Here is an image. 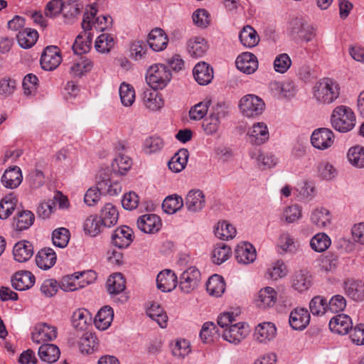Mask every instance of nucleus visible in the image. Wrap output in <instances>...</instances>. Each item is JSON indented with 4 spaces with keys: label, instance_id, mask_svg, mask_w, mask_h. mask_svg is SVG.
Listing matches in <instances>:
<instances>
[{
    "label": "nucleus",
    "instance_id": "f257e3e1",
    "mask_svg": "<svg viewBox=\"0 0 364 364\" xmlns=\"http://www.w3.org/2000/svg\"><path fill=\"white\" fill-rule=\"evenodd\" d=\"M330 121L331 126L336 131L341 133H346L355 127L356 117L350 107L346 105H338L333 109Z\"/></svg>",
    "mask_w": 364,
    "mask_h": 364
},
{
    "label": "nucleus",
    "instance_id": "f03ea898",
    "mask_svg": "<svg viewBox=\"0 0 364 364\" xmlns=\"http://www.w3.org/2000/svg\"><path fill=\"white\" fill-rule=\"evenodd\" d=\"M97 12V9L93 6H91L90 8V11H87L84 13L81 23L84 33H80L77 36L72 46L75 54L82 55L87 53L90 50L92 36L90 33L87 34L86 31H90L92 28V19L95 17Z\"/></svg>",
    "mask_w": 364,
    "mask_h": 364
},
{
    "label": "nucleus",
    "instance_id": "7ed1b4c3",
    "mask_svg": "<svg viewBox=\"0 0 364 364\" xmlns=\"http://www.w3.org/2000/svg\"><path fill=\"white\" fill-rule=\"evenodd\" d=\"M171 80V73L167 66L155 64L149 67L146 74L147 84L153 90H162Z\"/></svg>",
    "mask_w": 364,
    "mask_h": 364
},
{
    "label": "nucleus",
    "instance_id": "20e7f679",
    "mask_svg": "<svg viewBox=\"0 0 364 364\" xmlns=\"http://www.w3.org/2000/svg\"><path fill=\"white\" fill-rule=\"evenodd\" d=\"M68 277L70 282L64 279L62 282L61 289L65 291H72L94 282L97 279V274L94 271H87L75 272Z\"/></svg>",
    "mask_w": 364,
    "mask_h": 364
},
{
    "label": "nucleus",
    "instance_id": "39448f33",
    "mask_svg": "<svg viewBox=\"0 0 364 364\" xmlns=\"http://www.w3.org/2000/svg\"><path fill=\"white\" fill-rule=\"evenodd\" d=\"M289 33L294 39L311 41L316 36V30L301 18H294L289 23Z\"/></svg>",
    "mask_w": 364,
    "mask_h": 364
},
{
    "label": "nucleus",
    "instance_id": "423d86ee",
    "mask_svg": "<svg viewBox=\"0 0 364 364\" xmlns=\"http://www.w3.org/2000/svg\"><path fill=\"white\" fill-rule=\"evenodd\" d=\"M239 107L245 116L255 117L263 112L265 105L259 97L255 95H247L240 100Z\"/></svg>",
    "mask_w": 364,
    "mask_h": 364
},
{
    "label": "nucleus",
    "instance_id": "0eeeda50",
    "mask_svg": "<svg viewBox=\"0 0 364 364\" xmlns=\"http://www.w3.org/2000/svg\"><path fill=\"white\" fill-rule=\"evenodd\" d=\"M320 102L329 105L333 103L340 96V86L332 78L326 77L320 82Z\"/></svg>",
    "mask_w": 364,
    "mask_h": 364
},
{
    "label": "nucleus",
    "instance_id": "6e6552de",
    "mask_svg": "<svg viewBox=\"0 0 364 364\" xmlns=\"http://www.w3.org/2000/svg\"><path fill=\"white\" fill-rule=\"evenodd\" d=\"M97 186L95 187L100 194L116 196L120 191V185L110 180L109 170H100L96 177Z\"/></svg>",
    "mask_w": 364,
    "mask_h": 364
},
{
    "label": "nucleus",
    "instance_id": "1a4fd4ad",
    "mask_svg": "<svg viewBox=\"0 0 364 364\" xmlns=\"http://www.w3.org/2000/svg\"><path fill=\"white\" fill-rule=\"evenodd\" d=\"M62 61L60 51L57 46H47L41 57V68L47 71H51L58 67Z\"/></svg>",
    "mask_w": 364,
    "mask_h": 364
},
{
    "label": "nucleus",
    "instance_id": "9d476101",
    "mask_svg": "<svg viewBox=\"0 0 364 364\" xmlns=\"http://www.w3.org/2000/svg\"><path fill=\"white\" fill-rule=\"evenodd\" d=\"M200 280V271L195 267H191L181 274L179 287L181 291L188 294L198 287Z\"/></svg>",
    "mask_w": 364,
    "mask_h": 364
},
{
    "label": "nucleus",
    "instance_id": "9b49d317",
    "mask_svg": "<svg viewBox=\"0 0 364 364\" xmlns=\"http://www.w3.org/2000/svg\"><path fill=\"white\" fill-rule=\"evenodd\" d=\"M249 333L247 325L245 323L239 322L230 325L228 328L223 331V338L231 343L237 344L240 343Z\"/></svg>",
    "mask_w": 364,
    "mask_h": 364
},
{
    "label": "nucleus",
    "instance_id": "f8f14e48",
    "mask_svg": "<svg viewBox=\"0 0 364 364\" xmlns=\"http://www.w3.org/2000/svg\"><path fill=\"white\" fill-rule=\"evenodd\" d=\"M310 319V314L306 309L296 307L289 314V323L292 329L303 331L309 324Z\"/></svg>",
    "mask_w": 364,
    "mask_h": 364
},
{
    "label": "nucleus",
    "instance_id": "ddd939ff",
    "mask_svg": "<svg viewBox=\"0 0 364 364\" xmlns=\"http://www.w3.org/2000/svg\"><path fill=\"white\" fill-rule=\"evenodd\" d=\"M346 295L350 299L360 302L364 301V282L353 278L346 279L343 284Z\"/></svg>",
    "mask_w": 364,
    "mask_h": 364
},
{
    "label": "nucleus",
    "instance_id": "4468645a",
    "mask_svg": "<svg viewBox=\"0 0 364 364\" xmlns=\"http://www.w3.org/2000/svg\"><path fill=\"white\" fill-rule=\"evenodd\" d=\"M136 224L141 231L149 234L158 232L161 227V219L155 214H146L140 216Z\"/></svg>",
    "mask_w": 364,
    "mask_h": 364
},
{
    "label": "nucleus",
    "instance_id": "2eb2a0df",
    "mask_svg": "<svg viewBox=\"0 0 364 364\" xmlns=\"http://www.w3.org/2000/svg\"><path fill=\"white\" fill-rule=\"evenodd\" d=\"M56 337V328L49 326L46 323L38 324L35 328V331L31 335L33 341L36 343L52 341Z\"/></svg>",
    "mask_w": 364,
    "mask_h": 364
},
{
    "label": "nucleus",
    "instance_id": "dca6fc26",
    "mask_svg": "<svg viewBox=\"0 0 364 364\" xmlns=\"http://www.w3.org/2000/svg\"><path fill=\"white\" fill-rule=\"evenodd\" d=\"M235 64L238 70L246 74L255 73L258 68V62L256 56L249 52H245L240 54L237 58Z\"/></svg>",
    "mask_w": 364,
    "mask_h": 364
},
{
    "label": "nucleus",
    "instance_id": "f3484780",
    "mask_svg": "<svg viewBox=\"0 0 364 364\" xmlns=\"http://www.w3.org/2000/svg\"><path fill=\"white\" fill-rule=\"evenodd\" d=\"M193 75L199 85H207L213 79V69L205 62H199L195 65Z\"/></svg>",
    "mask_w": 364,
    "mask_h": 364
},
{
    "label": "nucleus",
    "instance_id": "a211bd4d",
    "mask_svg": "<svg viewBox=\"0 0 364 364\" xmlns=\"http://www.w3.org/2000/svg\"><path fill=\"white\" fill-rule=\"evenodd\" d=\"M352 320L346 314H338L333 317L329 321V328L332 332L340 335H346L352 328Z\"/></svg>",
    "mask_w": 364,
    "mask_h": 364
},
{
    "label": "nucleus",
    "instance_id": "6ab92c4d",
    "mask_svg": "<svg viewBox=\"0 0 364 364\" xmlns=\"http://www.w3.org/2000/svg\"><path fill=\"white\" fill-rule=\"evenodd\" d=\"M35 277L29 271H21L15 273L11 278L12 287L17 291H25L33 286Z\"/></svg>",
    "mask_w": 364,
    "mask_h": 364
},
{
    "label": "nucleus",
    "instance_id": "aec40b11",
    "mask_svg": "<svg viewBox=\"0 0 364 364\" xmlns=\"http://www.w3.org/2000/svg\"><path fill=\"white\" fill-rule=\"evenodd\" d=\"M205 204V195L200 190H191L186 197L185 206L192 213L200 211Z\"/></svg>",
    "mask_w": 364,
    "mask_h": 364
},
{
    "label": "nucleus",
    "instance_id": "412c9836",
    "mask_svg": "<svg viewBox=\"0 0 364 364\" xmlns=\"http://www.w3.org/2000/svg\"><path fill=\"white\" fill-rule=\"evenodd\" d=\"M177 277L175 273L169 269L159 272L156 277V284L159 289L164 292H168L176 287Z\"/></svg>",
    "mask_w": 364,
    "mask_h": 364
},
{
    "label": "nucleus",
    "instance_id": "4be33fe9",
    "mask_svg": "<svg viewBox=\"0 0 364 364\" xmlns=\"http://www.w3.org/2000/svg\"><path fill=\"white\" fill-rule=\"evenodd\" d=\"M133 231L128 226H121L117 228L112 236V242L119 248L127 247L133 240Z\"/></svg>",
    "mask_w": 364,
    "mask_h": 364
},
{
    "label": "nucleus",
    "instance_id": "5701e85b",
    "mask_svg": "<svg viewBox=\"0 0 364 364\" xmlns=\"http://www.w3.org/2000/svg\"><path fill=\"white\" fill-rule=\"evenodd\" d=\"M168 39L164 30L156 28L149 34L147 43L154 51H161L166 48Z\"/></svg>",
    "mask_w": 364,
    "mask_h": 364
},
{
    "label": "nucleus",
    "instance_id": "b1692460",
    "mask_svg": "<svg viewBox=\"0 0 364 364\" xmlns=\"http://www.w3.org/2000/svg\"><path fill=\"white\" fill-rule=\"evenodd\" d=\"M33 252L32 243L27 240L18 242L13 248L14 259L18 262H27L33 256Z\"/></svg>",
    "mask_w": 364,
    "mask_h": 364
},
{
    "label": "nucleus",
    "instance_id": "393cba45",
    "mask_svg": "<svg viewBox=\"0 0 364 364\" xmlns=\"http://www.w3.org/2000/svg\"><path fill=\"white\" fill-rule=\"evenodd\" d=\"M255 248L249 242L237 245L235 249V258L240 264H248L256 259Z\"/></svg>",
    "mask_w": 364,
    "mask_h": 364
},
{
    "label": "nucleus",
    "instance_id": "a878e982",
    "mask_svg": "<svg viewBox=\"0 0 364 364\" xmlns=\"http://www.w3.org/2000/svg\"><path fill=\"white\" fill-rule=\"evenodd\" d=\"M83 6L79 0H67L64 1L62 14L68 23H73L80 15Z\"/></svg>",
    "mask_w": 364,
    "mask_h": 364
},
{
    "label": "nucleus",
    "instance_id": "bb28decb",
    "mask_svg": "<svg viewBox=\"0 0 364 364\" xmlns=\"http://www.w3.org/2000/svg\"><path fill=\"white\" fill-rule=\"evenodd\" d=\"M248 134L252 144L260 145L266 142L269 137L267 126L264 122H257L253 124Z\"/></svg>",
    "mask_w": 364,
    "mask_h": 364
},
{
    "label": "nucleus",
    "instance_id": "cd10ccee",
    "mask_svg": "<svg viewBox=\"0 0 364 364\" xmlns=\"http://www.w3.org/2000/svg\"><path fill=\"white\" fill-rule=\"evenodd\" d=\"M23 176L21 170L18 166H14L6 169L1 176V183L8 188H17L22 182Z\"/></svg>",
    "mask_w": 364,
    "mask_h": 364
},
{
    "label": "nucleus",
    "instance_id": "c85d7f7f",
    "mask_svg": "<svg viewBox=\"0 0 364 364\" xmlns=\"http://www.w3.org/2000/svg\"><path fill=\"white\" fill-rule=\"evenodd\" d=\"M277 300V291L272 287H266L259 290L256 304L262 309L270 308L274 306Z\"/></svg>",
    "mask_w": 364,
    "mask_h": 364
},
{
    "label": "nucleus",
    "instance_id": "c756f323",
    "mask_svg": "<svg viewBox=\"0 0 364 364\" xmlns=\"http://www.w3.org/2000/svg\"><path fill=\"white\" fill-rule=\"evenodd\" d=\"M100 218L105 227L111 228L115 225L119 219L117 208L112 203H106L100 210Z\"/></svg>",
    "mask_w": 364,
    "mask_h": 364
},
{
    "label": "nucleus",
    "instance_id": "7c9ffc66",
    "mask_svg": "<svg viewBox=\"0 0 364 364\" xmlns=\"http://www.w3.org/2000/svg\"><path fill=\"white\" fill-rule=\"evenodd\" d=\"M277 333V328L274 323L266 322L259 324L256 328L254 336L259 343H266L273 339Z\"/></svg>",
    "mask_w": 364,
    "mask_h": 364
},
{
    "label": "nucleus",
    "instance_id": "2f4dec72",
    "mask_svg": "<svg viewBox=\"0 0 364 364\" xmlns=\"http://www.w3.org/2000/svg\"><path fill=\"white\" fill-rule=\"evenodd\" d=\"M56 262V255L52 248L47 247L40 250L36 257L37 266L43 269L51 268Z\"/></svg>",
    "mask_w": 364,
    "mask_h": 364
},
{
    "label": "nucleus",
    "instance_id": "473e14b6",
    "mask_svg": "<svg viewBox=\"0 0 364 364\" xmlns=\"http://www.w3.org/2000/svg\"><path fill=\"white\" fill-rule=\"evenodd\" d=\"M114 317L112 308L108 306L102 307L95 317L94 323L100 330L107 329L112 323Z\"/></svg>",
    "mask_w": 364,
    "mask_h": 364
},
{
    "label": "nucleus",
    "instance_id": "72a5a7b5",
    "mask_svg": "<svg viewBox=\"0 0 364 364\" xmlns=\"http://www.w3.org/2000/svg\"><path fill=\"white\" fill-rule=\"evenodd\" d=\"M60 355V351L56 345L46 343L39 347L38 355L40 358L48 363L56 362Z\"/></svg>",
    "mask_w": 364,
    "mask_h": 364
},
{
    "label": "nucleus",
    "instance_id": "f704fd0d",
    "mask_svg": "<svg viewBox=\"0 0 364 364\" xmlns=\"http://www.w3.org/2000/svg\"><path fill=\"white\" fill-rule=\"evenodd\" d=\"M188 52L193 58H201L207 52L208 46L204 38L196 37L188 42Z\"/></svg>",
    "mask_w": 364,
    "mask_h": 364
},
{
    "label": "nucleus",
    "instance_id": "c9c22d12",
    "mask_svg": "<svg viewBox=\"0 0 364 364\" xmlns=\"http://www.w3.org/2000/svg\"><path fill=\"white\" fill-rule=\"evenodd\" d=\"M189 153L186 149H181L169 161L168 168L178 173L183 170L187 164Z\"/></svg>",
    "mask_w": 364,
    "mask_h": 364
},
{
    "label": "nucleus",
    "instance_id": "e433bc0d",
    "mask_svg": "<svg viewBox=\"0 0 364 364\" xmlns=\"http://www.w3.org/2000/svg\"><path fill=\"white\" fill-rule=\"evenodd\" d=\"M91 320V315L87 310L79 309L72 316V325L77 330L84 331L90 323Z\"/></svg>",
    "mask_w": 364,
    "mask_h": 364
},
{
    "label": "nucleus",
    "instance_id": "4c0bfd02",
    "mask_svg": "<svg viewBox=\"0 0 364 364\" xmlns=\"http://www.w3.org/2000/svg\"><path fill=\"white\" fill-rule=\"evenodd\" d=\"M225 282L224 279L218 274L211 276L206 283V290L212 296H220L225 291Z\"/></svg>",
    "mask_w": 364,
    "mask_h": 364
},
{
    "label": "nucleus",
    "instance_id": "58836bf2",
    "mask_svg": "<svg viewBox=\"0 0 364 364\" xmlns=\"http://www.w3.org/2000/svg\"><path fill=\"white\" fill-rule=\"evenodd\" d=\"M311 284V277L306 271L299 270L292 276L291 287L298 291H306L310 287Z\"/></svg>",
    "mask_w": 364,
    "mask_h": 364
},
{
    "label": "nucleus",
    "instance_id": "ea45409f",
    "mask_svg": "<svg viewBox=\"0 0 364 364\" xmlns=\"http://www.w3.org/2000/svg\"><path fill=\"white\" fill-rule=\"evenodd\" d=\"M16 38L18 43L21 48H29L37 41L38 33L35 29L27 28L19 31Z\"/></svg>",
    "mask_w": 364,
    "mask_h": 364
},
{
    "label": "nucleus",
    "instance_id": "a19ab883",
    "mask_svg": "<svg viewBox=\"0 0 364 364\" xmlns=\"http://www.w3.org/2000/svg\"><path fill=\"white\" fill-rule=\"evenodd\" d=\"M156 90L146 89L143 92V102L144 105L151 110H157L160 109L164 101L161 96L156 92Z\"/></svg>",
    "mask_w": 364,
    "mask_h": 364
},
{
    "label": "nucleus",
    "instance_id": "79ce46f5",
    "mask_svg": "<svg viewBox=\"0 0 364 364\" xmlns=\"http://www.w3.org/2000/svg\"><path fill=\"white\" fill-rule=\"evenodd\" d=\"M239 38L241 43L247 48L257 46L259 38L256 31L251 26H245L240 33Z\"/></svg>",
    "mask_w": 364,
    "mask_h": 364
},
{
    "label": "nucleus",
    "instance_id": "37998d69",
    "mask_svg": "<svg viewBox=\"0 0 364 364\" xmlns=\"http://www.w3.org/2000/svg\"><path fill=\"white\" fill-rule=\"evenodd\" d=\"M107 289L110 294H119L125 289V279L121 273L111 275L107 282Z\"/></svg>",
    "mask_w": 364,
    "mask_h": 364
},
{
    "label": "nucleus",
    "instance_id": "c03bdc74",
    "mask_svg": "<svg viewBox=\"0 0 364 364\" xmlns=\"http://www.w3.org/2000/svg\"><path fill=\"white\" fill-rule=\"evenodd\" d=\"M146 314L152 320L155 321L160 327H166L168 316L159 304L156 303L152 304L147 309Z\"/></svg>",
    "mask_w": 364,
    "mask_h": 364
},
{
    "label": "nucleus",
    "instance_id": "a18cd8bd",
    "mask_svg": "<svg viewBox=\"0 0 364 364\" xmlns=\"http://www.w3.org/2000/svg\"><path fill=\"white\" fill-rule=\"evenodd\" d=\"M320 306H323L325 312L327 311L326 306H328L331 312L338 313L344 310L346 306V300L343 296L338 294L331 299L328 305L326 299H321Z\"/></svg>",
    "mask_w": 364,
    "mask_h": 364
},
{
    "label": "nucleus",
    "instance_id": "49530a36",
    "mask_svg": "<svg viewBox=\"0 0 364 364\" xmlns=\"http://www.w3.org/2000/svg\"><path fill=\"white\" fill-rule=\"evenodd\" d=\"M231 254V248L228 245L222 242L218 243L213 251V262L216 264H221L229 259Z\"/></svg>",
    "mask_w": 364,
    "mask_h": 364
},
{
    "label": "nucleus",
    "instance_id": "de8ad7c7",
    "mask_svg": "<svg viewBox=\"0 0 364 364\" xmlns=\"http://www.w3.org/2000/svg\"><path fill=\"white\" fill-rule=\"evenodd\" d=\"M17 199L12 194L3 198L0 202V218H8L15 210Z\"/></svg>",
    "mask_w": 364,
    "mask_h": 364
},
{
    "label": "nucleus",
    "instance_id": "09e8293b",
    "mask_svg": "<svg viewBox=\"0 0 364 364\" xmlns=\"http://www.w3.org/2000/svg\"><path fill=\"white\" fill-rule=\"evenodd\" d=\"M211 105V100L205 98L203 101L195 105L189 111V117L193 120H200L207 114L209 107Z\"/></svg>",
    "mask_w": 364,
    "mask_h": 364
},
{
    "label": "nucleus",
    "instance_id": "8fccbe9b",
    "mask_svg": "<svg viewBox=\"0 0 364 364\" xmlns=\"http://www.w3.org/2000/svg\"><path fill=\"white\" fill-rule=\"evenodd\" d=\"M215 235L223 240L232 239L236 235V229L227 221L219 222L215 229Z\"/></svg>",
    "mask_w": 364,
    "mask_h": 364
},
{
    "label": "nucleus",
    "instance_id": "3c124183",
    "mask_svg": "<svg viewBox=\"0 0 364 364\" xmlns=\"http://www.w3.org/2000/svg\"><path fill=\"white\" fill-rule=\"evenodd\" d=\"M183 206V200L181 197L170 196L166 197L162 203L164 211L168 214H173Z\"/></svg>",
    "mask_w": 364,
    "mask_h": 364
},
{
    "label": "nucleus",
    "instance_id": "603ef678",
    "mask_svg": "<svg viewBox=\"0 0 364 364\" xmlns=\"http://www.w3.org/2000/svg\"><path fill=\"white\" fill-rule=\"evenodd\" d=\"M348 159L355 167H364V147L356 146L350 148L348 152Z\"/></svg>",
    "mask_w": 364,
    "mask_h": 364
},
{
    "label": "nucleus",
    "instance_id": "864d4df0",
    "mask_svg": "<svg viewBox=\"0 0 364 364\" xmlns=\"http://www.w3.org/2000/svg\"><path fill=\"white\" fill-rule=\"evenodd\" d=\"M105 227L101 222V219L97 218L96 215H90L84 223V230L92 237H95Z\"/></svg>",
    "mask_w": 364,
    "mask_h": 364
},
{
    "label": "nucleus",
    "instance_id": "5fc2aeb1",
    "mask_svg": "<svg viewBox=\"0 0 364 364\" xmlns=\"http://www.w3.org/2000/svg\"><path fill=\"white\" fill-rule=\"evenodd\" d=\"M114 45V40L111 34L102 33L95 41V48L100 53H108Z\"/></svg>",
    "mask_w": 364,
    "mask_h": 364
},
{
    "label": "nucleus",
    "instance_id": "6e6d98bb",
    "mask_svg": "<svg viewBox=\"0 0 364 364\" xmlns=\"http://www.w3.org/2000/svg\"><path fill=\"white\" fill-rule=\"evenodd\" d=\"M119 96L122 103L124 106H131L135 100L134 87L127 83L123 82L119 87Z\"/></svg>",
    "mask_w": 364,
    "mask_h": 364
},
{
    "label": "nucleus",
    "instance_id": "4d7b16f0",
    "mask_svg": "<svg viewBox=\"0 0 364 364\" xmlns=\"http://www.w3.org/2000/svg\"><path fill=\"white\" fill-rule=\"evenodd\" d=\"M53 243L55 246L64 248L68 245L70 240V232L65 228H60L53 230L52 234Z\"/></svg>",
    "mask_w": 364,
    "mask_h": 364
},
{
    "label": "nucleus",
    "instance_id": "13d9d810",
    "mask_svg": "<svg viewBox=\"0 0 364 364\" xmlns=\"http://www.w3.org/2000/svg\"><path fill=\"white\" fill-rule=\"evenodd\" d=\"M35 220L33 213L30 210H22L18 213L16 230H23L30 228Z\"/></svg>",
    "mask_w": 364,
    "mask_h": 364
},
{
    "label": "nucleus",
    "instance_id": "bf43d9fd",
    "mask_svg": "<svg viewBox=\"0 0 364 364\" xmlns=\"http://www.w3.org/2000/svg\"><path fill=\"white\" fill-rule=\"evenodd\" d=\"M163 139L158 136H151L146 138L144 142V151L151 154L159 151L164 147Z\"/></svg>",
    "mask_w": 364,
    "mask_h": 364
},
{
    "label": "nucleus",
    "instance_id": "052dcab7",
    "mask_svg": "<svg viewBox=\"0 0 364 364\" xmlns=\"http://www.w3.org/2000/svg\"><path fill=\"white\" fill-rule=\"evenodd\" d=\"M338 264V257L336 255L330 253L320 257V270L325 272H333Z\"/></svg>",
    "mask_w": 364,
    "mask_h": 364
},
{
    "label": "nucleus",
    "instance_id": "680f3d73",
    "mask_svg": "<svg viewBox=\"0 0 364 364\" xmlns=\"http://www.w3.org/2000/svg\"><path fill=\"white\" fill-rule=\"evenodd\" d=\"M274 69L277 73H286L291 65V60L287 53L278 55L274 60Z\"/></svg>",
    "mask_w": 364,
    "mask_h": 364
},
{
    "label": "nucleus",
    "instance_id": "e2e57ef3",
    "mask_svg": "<svg viewBox=\"0 0 364 364\" xmlns=\"http://www.w3.org/2000/svg\"><path fill=\"white\" fill-rule=\"evenodd\" d=\"M287 273V267L284 263L281 261H277L270 268L267 270L268 277L272 280H277L284 276Z\"/></svg>",
    "mask_w": 364,
    "mask_h": 364
},
{
    "label": "nucleus",
    "instance_id": "0e129e2a",
    "mask_svg": "<svg viewBox=\"0 0 364 364\" xmlns=\"http://www.w3.org/2000/svg\"><path fill=\"white\" fill-rule=\"evenodd\" d=\"M220 124V120L209 115L203 121L202 127L206 135H214L218 132Z\"/></svg>",
    "mask_w": 364,
    "mask_h": 364
},
{
    "label": "nucleus",
    "instance_id": "69168bd1",
    "mask_svg": "<svg viewBox=\"0 0 364 364\" xmlns=\"http://www.w3.org/2000/svg\"><path fill=\"white\" fill-rule=\"evenodd\" d=\"M38 79L33 74L26 75L23 80V88L24 94L26 95H33L37 90Z\"/></svg>",
    "mask_w": 364,
    "mask_h": 364
},
{
    "label": "nucleus",
    "instance_id": "338daca9",
    "mask_svg": "<svg viewBox=\"0 0 364 364\" xmlns=\"http://www.w3.org/2000/svg\"><path fill=\"white\" fill-rule=\"evenodd\" d=\"M301 216V207L296 204L288 206L283 212V218L288 223H291Z\"/></svg>",
    "mask_w": 364,
    "mask_h": 364
},
{
    "label": "nucleus",
    "instance_id": "774afa93",
    "mask_svg": "<svg viewBox=\"0 0 364 364\" xmlns=\"http://www.w3.org/2000/svg\"><path fill=\"white\" fill-rule=\"evenodd\" d=\"M350 338L353 343L356 345H364V324H357L349 331Z\"/></svg>",
    "mask_w": 364,
    "mask_h": 364
}]
</instances>
